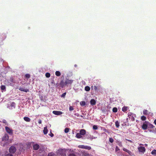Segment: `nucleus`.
I'll return each instance as SVG.
<instances>
[{
    "instance_id": "1",
    "label": "nucleus",
    "mask_w": 156,
    "mask_h": 156,
    "mask_svg": "<svg viewBox=\"0 0 156 156\" xmlns=\"http://www.w3.org/2000/svg\"><path fill=\"white\" fill-rule=\"evenodd\" d=\"M58 154L61 156H65L66 155V151L64 149H59L58 151Z\"/></svg>"
},
{
    "instance_id": "2",
    "label": "nucleus",
    "mask_w": 156,
    "mask_h": 156,
    "mask_svg": "<svg viewBox=\"0 0 156 156\" xmlns=\"http://www.w3.org/2000/svg\"><path fill=\"white\" fill-rule=\"evenodd\" d=\"M138 149L139 152H141L143 154L146 151L145 147L142 146L138 147Z\"/></svg>"
},
{
    "instance_id": "3",
    "label": "nucleus",
    "mask_w": 156,
    "mask_h": 156,
    "mask_svg": "<svg viewBox=\"0 0 156 156\" xmlns=\"http://www.w3.org/2000/svg\"><path fill=\"white\" fill-rule=\"evenodd\" d=\"M9 138V136L7 134H5L3 136L2 140L5 141H6L8 140Z\"/></svg>"
},
{
    "instance_id": "4",
    "label": "nucleus",
    "mask_w": 156,
    "mask_h": 156,
    "mask_svg": "<svg viewBox=\"0 0 156 156\" xmlns=\"http://www.w3.org/2000/svg\"><path fill=\"white\" fill-rule=\"evenodd\" d=\"M86 137L88 139H89L91 140H92L93 139H95L96 138V137H94L93 136H91L90 135L86 134Z\"/></svg>"
},
{
    "instance_id": "5",
    "label": "nucleus",
    "mask_w": 156,
    "mask_h": 156,
    "mask_svg": "<svg viewBox=\"0 0 156 156\" xmlns=\"http://www.w3.org/2000/svg\"><path fill=\"white\" fill-rule=\"evenodd\" d=\"M148 122L147 121H145V122L143 124L142 126V128L144 130H146L147 129V125L146 123H147Z\"/></svg>"
},
{
    "instance_id": "6",
    "label": "nucleus",
    "mask_w": 156,
    "mask_h": 156,
    "mask_svg": "<svg viewBox=\"0 0 156 156\" xmlns=\"http://www.w3.org/2000/svg\"><path fill=\"white\" fill-rule=\"evenodd\" d=\"M81 152L82 156H91L90 154L85 151H82Z\"/></svg>"
},
{
    "instance_id": "7",
    "label": "nucleus",
    "mask_w": 156,
    "mask_h": 156,
    "mask_svg": "<svg viewBox=\"0 0 156 156\" xmlns=\"http://www.w3.org/2000/svg\"><path fill=\"white\" fill-rule=\"evenodd\" d=\"M16 148L14 146L10 147V153H14L16 151Z\"/></svg>"
},
{
    "instance_id": "8",
    "label": "nucleus",
    "mask_w": 156,
    "mask_h": 156,
    "mask_svg": "<svg viewBox=\"0 0 156 156\" xmlns=\"http://www.w3.org/2000/svg\"><path fill=\"white\" fill-rule=\"evenodd\" d=\"M53 114L55 115H62V112L59 111H53Z\"/></svg>"
},
{
    "instance_id": "9",
    "label": "nucleus",
    "mask_w": 156,
    "mask_h": 156,
    "mask_svg": "<svg viewBox=\"0 0 156 156\" xmlns=\"http://www.w3.org/2000/svg\"><path fill=\"white\" fill-rule=\"evenodd\" d=\"M19 90L21 91H23L25 92H27L29 91V90L28 89H25L23 87H20L19 88Z\"/></svg>"
},
{
    "instance_id": "10",
    "label": "nucleus",
    "mask_w": 156,
    "mask_h": 156,
    "mask_svg": "<svg viewBox=\"0 0 156 156\" xmlns=\"http://www.w3.org/2000/svg\"><path fill=\"white\" fill-rule=\"evenodd\" d=\"M73 82V80L67 79L65 81V84L67 85L69 84H71Z\"/></svg>"
},
{
    "instance_id": "11",
    "label": "nucleus",
    "mask_w": 156,
    "mask_h": 156,
    "mask_svg": "<svg viewBox=\"0 0 156 156\" xmlns=\"http://www.w3.org/2000/svg\"><path fill=\"white\" fill-rule=\"evenodd\" d=\"M80 133L82 136H83L86 134V131L84 129H81L80 130Z\"/></svg>"
},
{
    "instance_id": "12",
    "label": "nucleus",
    "mask_w": 156,
    "mask_h": 156,
    "mask_svg": "<svg viewBox=\"0 0 156 156\" xmlns=\"http://www.w3.org/2000/svg\"><path fill=\"white\" fill-rule=\"evenodd\" d=\"M33 149L35 150H37L39 148V146L37 144H35L33 145Z\"/></svg>"
},
{
    "instance_id": "13",
    "label": "nucleus",
    "mask_w": 156,
    "mask_h": 156,
    "mask_svg": "<svg viewBox=\"0 0 156 156\" xmlns=\"http://www.w3.org/2000/svg\"><path fill=\"white\" fill-rule=\"evenodd\" d=\"M60 86L62 88H63L65 85H66L65 84V82H64L63 80H61L60 81Z\"/></svg>"
},
{
    "instance_id": "14",
    "label": "nucleus",
    "mask_w": 156,
    "mask_h": 156,
    "mask_svg": "<svg viewBox=\"0 0 156 156\" xmlns=\"http://www.w3.org/2000/svg\"><path fill=\"white\" fill-rule=\"evenodd\" d=\"M123 150L126 152H127L130 155H131L132 154V152L130 151L127 149L126 148H123Z\"/></svg>"
},
{
    "instance_id": "15",
    "label": "nucleus",
    "mask_w": 156,
    "mask_h": 156,
    "mask_svg": "<svg viewBox=\"0 0 156 156\" xmlns=\"http://www.w3.org/2000/svg\"><path fill=\"white\" fill-rule=\"evenodd\" d=\"M90 104L92 105H95L96 102L94 99H92L90 101Z\"/></svg>"
},
{
    "instance_id": "16",
    "label": "nucleus",
    "mask_w": 156,
    "mask_h": 156,
    "mask_svg": "<svg viewBox=\"0 0 156 156\" xmlns=\"http://www.w3.org/2000/svg\"><path fill=\"white\" fill-rule=\"evenodd\" d=\"M76 137L78 139L81 138L82 137V136L80 134V133H77Z\"/></svg>"
},
{
    "instance_id": "17",
    "label": "nucleus",
    "mask_w": 156,
    "mask_h": 156,
    "mask_svg": "<svg viewBox=\"0 0 156 156\" xmlns=\"http://www.w3.org/2000/svg\"><path fill=\"white\" fill-rule=\"evenodd\" d=\"M23 119L27 122H30V119L28 117H25L23 118Z\"/></svg>"
},
{
    "instance_id": "18",
    "label": "nucleus",
    "mask_w": 156,
    "mask_h": 156,
    "mask_svg": "<svg viewBox=\"0 0 156 156\" xmlns=\"http://www.w3.org/2000/svg\"><path fill=\"white\" fill-rule=\"evenodd\" d=\"M48 130L47 129V127L46 126L44 127L43 130V133L44 134H46L48 133Z\"/></svg>"
},
{
    "instance_id": "19",
    "label": "nucleus",
    "mask_w": 156,
    "mask_h": 156,
    "mask_svg": "<svg viewBox=\"0 0 156 156\" xmlns=\"http://www.w3.org/2000/svg\"><path fill=\"white\" fill-rule=\"evenodd\" d=\"M91 88L92 89H94L95 91H97L99 89L96 86H91Z\"/></svg>"
},
{
    "instance_id": "20",
    "label": "nucleus",
    "mask_w": 156,
    "mask_h": 156,
    "mask_svg": "<svg viewBox=\"0 0 156 156\" xmlns=\"http://www.w3.org/2000/svg\"><path fill=\"white\" fill-rule=\"evenodd\" d=\"M68 156H76L75 152L74 151H72L69 154Z\"/></svg>"
},
{
    "instance_id": "21",
    "label": "nucleus",
    "mask_w": 156,
    "mask_h": 156,
    "mask_svg": "<svg viewBox=\"0 0 156 156\" xmlns=\"http://www.w3.org/2000/svg\"><path fill=\"white\" fill-rule=\"evenodd\" d=\"M115 125L116 127L117 128H119V123L118 121H116L115 122Z\"/></svg>"
},
{
    "instance_id": "22",
    "label": "nucleus",
    "mask_w": 156,
    "mask_h": 156,
    "mask_svg": "<svg viewBox=\"0 0 156 156\" xmlns=\"http://www.w3.org/2000/svg\"><path fill=\"white\" fill-rule=\"evenodd\" d=\"M15 103L14 102H12L10 105L12 108H15Z\"/></svg>"
},
{
    "instance_id": "23",
    "label": "nucleus",
    "mask_w": 156,
    "mask_h": 156,
    "mask_svg": "<svg viewBox=\"0 0 156 156\" xmlns=\"http://www.w3.org/2000/svg\"><path fill=\"white\" fill-rule=\"evenodd\" d=\"M90 90V88L89 87L87 86L85 87V90L87 91H89Z\"/></svg>"
},
{
    "instance_id": "24",
    "label": "nucleus",
    "mask_w": 156,
    "mask_h": 156,
    "mask_svg": "<svg viewBox=\"0 0 156 156\" xmlns=\"http://www.w3.org/2000/svg\"><path fill=\"white\" fill-rule=\"evenodd\" d=\"M148 111L147 110H144L143 111V113L144 115H147L148 114Z\"/></svg>"
},
{
    "instance_id": "25",
    "label": "nucleus",
    "mask_w": 156,
    "mask_h": 156,
    "mask_svg": "<svg viewBox=\"0 0 156 156\" xmlns=\"http://www.w3.org/2000/svg\"><path fill=\"white\" fill-rule=\"evenodd\" d=\"M55 74L57 76H59L61 75V73L59 71H56L55 72Z\"/></svg>"
},
{
    "instance_id": "26",
    "label": "nucleus",
    "mask_w": 156,
    "mask_h": 156,
    "mask_svg": "<svg viewBox=\"0 0 156 156\" xmlns=\"http://www.w3.org/2000/svg\"><path fill=\"white\" fill-rule=\"evenodd\" d=\"M118 109L116 107H114L112 109V111L114 112H117Z\"/></svg>"
},
{
    "instance_id": "27",
    "label": "nucleus",
    "mask_w": 156,
    "mask_h": 156,
    "mask_svg": "<svg viewBox=\"0 0 156 156\" xmlns=\"http://www.w3.org/2000/svg\"><path fill=\"white\" fill-rule=\"evenodd\" d=\"M80 104L81 105L83 106L85 105L86 102L85 101H81L80 103Z\"/></svg>"
},
{
    "instance_id": "28",
    "label": "nucleus",
    "mask_w": 156,
    "mask_h": 156,
    "mask_svg": "<svg viewBox=\"0 0 156 156\" xmlns=\"http://www.w3.org/2000/svg\"><path fill=\"white\" fill-rule=\"evenodd\" d=\"M5 129L6 131L9 133H10V129L8 127L6 126Z\"/></svg>"
},
{
    "instance_id": "29",
    "label": "nucleus",
    "mask_w": 156,
    "mask_h": 156,
    "mask_svg": "<svg viewBox=\"0 0 156 156\" xmlns=\"http://www.w3.org/2000/svg\"><path fill=\"white\" fill-rule=\"evenodd\" d=\"M151 153L152 154H154L156 155V150L154 149L151 152Z\"/></svg>"
},
{
    "instance_id": "30",
    "label": "nucleus",
    "mask_w": 156,
    "mask_h": 156,
    "mask_svg": "<svg viewBox=\"0 0 156 156\" xmlns=\"http://www.w3.org/2000/svg\"><path fill=\"white\" fill-rule=\"evenodd\" d=\"M141 119L143 121H144L146 119V118L144 116H142L141 117Z\"/></svg>"
},
{
    "instance_id": "31",
    "label": "nucleus",
    "mask_w": 156,
    "mask_h": 156,
    "mask_svg": "<svg viewBox=\"0 0 156 156\" xmlns=\"http://www.w3.org/2000/svg\"><path fill=\"white\" fill-rule=\"evenodd\" d=\"M1 88L2 90H5V87L4 85H2L1 87Z\"/></svg>"
},
{
    "instance_id": "32",
    "label": "nucleus",
    "mask_w": 156,
    "mask_h": 156,
    "mask_svg": "<svg viewBox=\"0 0 156 156\" xmlns=\"http://www.w3.org/2000/svg\"><path fill=\"white\" fill-rule=\"evenodd\" d=\"M69 129L68 128H66L65 129V132L66 133H68L69 131Z\"/></svg>"
},
{
    "instance_id": "33",
    "label": "nucleus",
    "mask_w": 156,
    "mask_h": 156,
    "mask_svg": "<svg viewBox=\"0 0 156 156\" xmlns=\"http://www.w3.org/2000/svg\"><path fill=\"white\" fill-rule=\"evenodd\" d=\"M85 149L90 150L91 149V147L90 146H85Z\"/></svg>"
},
{
    "instance_id": "34",
    "label": "nucleus",
    "mask_w": 156,
    "mask_h": 156,
    "mask_svg": "<svg viewBox=\"0 0 156 156\" xmlns=\"http://www.w3.org/2000/svg\"><path fill=\"white\" fill-rule=\"evenodd\" d=\"M45 76L47 78H49L50 76V73H47L45 74Z\"/></svg>"
},
{
    "instance_id": "35",
    "label": "nucleus",
    "mask_w": 156,
    "mask_h": 156,
    "mask_svg": "<svg viewBox=\"0 0 156 156\" xmlns=\"http://www.w3.org/2000/svg\"><path fill=\"white\" fill-rule=\"evenodd\" d=\"M127 107H124L122 108V111H123V112H126V111H127Z\"/></svg>"
},
{
    "instance_id": "36",
    "label": "nucleus",
    "mask_w": 156,
    "mask_h": 156,
    "mask_svg": "<svg viewBox=\"0 0 156 156\" xmlns=\"http://www.w3.org/2000/svg\"><path fill=\"white\" fill-rule=\"evenodd\" d=\"M93 128L94 129L96 130V129H98V127L97 126L94 125L93 126Z\"/></svg>"
},
{
    "instance_id": "37",
    "label": "nucleus",
    "mask_w": 156,
    "mask_h": 156,
    "mask_svg": "<svg viewBox=\"0 0 156 156\" xmlns=\"http://www.w3.org/2000/svg\"><path fill=\"white\" fill-rule=\"evenodd\" d=\"M109 141L111 143H112L114 142V140L112 138L110 137L109 138Z\"/></svg>"
},
{
    "instance_id": "38",
    "label": "nucleus",
    "mask_w": 156,
    "mask_h": 156,
    "mask_svg": "<svg viewBox=\"0 0 156 156\" xmlns=\"http://www.w3.org/2000/svg\"><path fill=\"white\" fill-rule=\"evenodd\" d=\"M25 77L27 79L29 78L30 77V75L28 74H27L25 75Z\"/></svg>"
},
{
    "instance_id": "39",
    "label": "nucleus",
    "mask_w": 156,
    "mask_h": 156,
    "mask_svg": "<svg viewBox=\"0 0 156 156\" xmlns=\"http://www.w3.org/2000/svg\"><path fill=\"white\" fill-rule=\"evenodd\" d=\"M134 116V115H131V118H130L131 119L132 121H134L135 120L134 116Z\"/></svg>"
},
{
    "instance_id": "40",
    "label": "nucleus",
    "mask_w": 156,
    "mask_h": 156,
    "mask_svg": "<svg viewBox=\"0 0 156 156\" xmlns=\"http://www.w3.org/2000/svg\"><path fill=\"white\" fill-rule=\"evenodd\" d=\"M74 110V108L72 106H70L69 107V110L70 111H72Z\"/></svg>"
},
{
    "instance_id": "41",
    "label": "nucleus",
    "mask_w": 156,
    "mask_h": 156,
    "mask_svg": "<svg viewBox=\"0 0 156 156\" xmlns=\"http://www.w3.org/2000/svg\"><path fill=\"white\" fill-rule=\"evenodd\" d=\"M48 156H54V154L52 153H50L48 154Z\"/></svg>"
},
{
    "instance_id": "42",
    "label": "nucleus",
    "mask_w": 156,
    "mask_h": 156,
    "mask_svg": "<svg viewBox=\"0 0 156 156\" xmlns=\"http://www.w3.org/2000/svg\"><path fill=\"white\" fill-rule=\"evenodd\" d=\"M133 114L131 113H128V116L129 117V118H131V115H132Z\"/></svg>"
},
{
    "instance_id": "43",
    "label": "nucleus",
    "mask_w": 156,
    "mask_h": 156,
    "mask_svg": "<svg viewBox=\"0 0 156 156\" xmlns=\"http://www.w3.org/2000/svg\"><path fill=\"white\" fill-rule=\"evenodd\" d=\"M66 93L65 92L63 93L62 95H61V97H64L65 96H66Z\"/></svg>"
},
{
    "instance_id": "44",
    "label": "nucleus",
    "mask_w": 156,
    "mask_h": 156,
    "mask_svg": "<svg viewBox=\"0 0 156 156\" xmlns=\"http://www.w3.org/2000/svg\"><path fill=\"white\" fill-rule=\"evenodd\" d=\"M149 126L151 128H153L154 127V126L153 125L151 124L149 125Z\"/></svg>"
},
{
    "instance_id": "45",
    "label": "nucleus",
    "mask_w": 156,
    "mask_h": 156,
    "mask_svg": "<svg viewBox=\"0 0 156 156\" xmlns=\"http://www.w3.org/2000/svg\"><path fill=\"white\" fill-rule=\"evenodd\" d=\"M85 146L83 145L81 146L80 147L81 148H82L85 149Z\"/></svg>"
},
{
    "instance_id": "46",
    "label": "nucleus",
    "mask_w": 156,
    "mask_h": 156,
    "mask_svg": "<svg viewBox=\"0 0 156 156\" xmlns=\"http://www.w3.org/2000/svg\"><path fill=\"white\" fill-rule=\"evenodd\" d=\"M126 140H127V141L131 143H133V141L132 140H129L127 139H126Z\"/></svg>"
},
{
    "instance_id": "47",
    "label": "nucleus",
    "mask_w": 156,
    "mask_h": 156,
    "mask_svg": "<svg viewBox=\"0 0 156 156\" xmlns=\"http://www.w3.org/2000/svg\"><path fill=\"white\" fill-rule=\"evenodd\" d=\"M2 122L3 123H5L6 124L7 123L6 121V120H5V119H3L2 120Z\"/></svg>"
},
{
    "instance_id": "48",
    "label": "nucleus",
    "mask_w": 156,
    "mask_h": 156,
    "mask_svg": "<svg viewBox=\"0 0 156 156\" xmlns=\"http://www.w3.org/2000/svg\"><path fill=\"white\" fill-rule=\"evenodd\" d=\"M34 143L33 142H30L28 143V145H29V146H30L31 145V144L32 143Z\"/></svg>"
},
{
    "instance_id": "49",
    "label": "nucleus",
    "mask_w": 156,
    "mask_h": 156,
    "mask_svg": "<svg viewBox=\"0 0 156 156\" xmlns=\"http://www.w3.org/2000/svg\"><path fill=\"white\" fill-rule=\"evenodd\" d=\"M156 130H155V128L154 129H153L152 131V132L154 133H156Z\"/></svg>"
},
{
    "instance_id": "50",
    "label": "nucleus",
    "mask_w": 156,
    "mask_h": 156,
    "mask_svg": "<svg viewBox=\"0 0 156 156\" xmlns=\"http://www.w3.org/2000/svg\"><path fill=\"white\" fill-rule=\"evenodd\" d=\"M119 150V149L118 147L116 146L115 147V151H117Z\"/></svg>"
},
{
    "instance_id": "51",
    "label": "nucleus",
    "mask_w": 156,
    "mask_h": 156,
    "mask_svg": "<svg viewBox=\"0 0 156 156\" xmlns=\"http://www.w3.org/2000/svg\"><path fill=\"white\" fill-rule=\"evenodd\" d=\"M38 123L39 124H41V119H39L38 120Z\"/></svg>"
},
{
    "instance_id": "52",
    "label": "nucleus",
    "mask_w": 156,
    "mask_h": 156,
    "mask_svg": "<svg viewBox=\"0 0 156 156\" xmlns=\"http://www.w3.org/2000/svg\"><path fill=\"white\" fill-rule=\"evenodd\" d=\"M119 145L120 147H122V144L121 143H119Z\"/></svg>"
},
{
    "instance_id": "53",
    "label": "nucleus",
    "mask_w": 156,
    "mask_h": 156,
    "mask_svg": "<svg viewBox=\"0 0 156 156\" xmlns=\"http://www.w3.org/2000/svg\"><path fill=\"white\" fill-rule=\"evenodd\" d=\"M103 131L105 132H107V130L105 128H104L103 129Z\"/></svg>"
},
{
    "instance_id": "54",
    "label": "nucleus",
    "mask_w": 156,
    "mask_h": 156,
    "mask_svg": "<svg viewBox=\"0 0 156 156\" xmlns=\"http://www.w3.org/2000/svg\"><path fill=\"white\" fill-rule=\"evenodd\" d=\"M10 135H11V134H12V130L10 129Z\"/></svg>"
},
{
    "instance_id": "55",
    "label": "nucleus",
    "mask_w": 156,
    "mask_h": 156,
    "mask_svg": "<svg viewBox=\"0 0 156 156\" xmlns=\"http://www.w3.org/2000/svg\"><path fill=\"white\" fill-rule=\"evenodd\" d=\"M154 123L156 125V119H155L154 120Z\"/></svg>"
},
{
    "instance_id": "56",
    "label": "nucleus",
    "mask_w": 156,
    "mask_h": 156,
    "mask_svg": "<svg viewBox=\"0 0 156 156\" xmlns=\"http://www.w3.org/2000/svg\"><path fill=\"white\" fill-rule=\"evenodd\" d=\"M50 136H51V137H52L54 135L53 133H51V135H50Z\"/></svg>"
},
{
    "instance_id": "57",
    "label": "nucleus",
    "mask_w": 156,
    "mask_h": 156,
    "mask_svg": "<svg viewBox=\"0 0 156 156\" xmlns=\"http://www.w3.org/2000/svg\"><path fill=\"white\" fill-rule=\"evenodd\" d=\"M5 156H10V154H7Z\"/></svg>"
},
{
    "instance_id": "58",
    "label": "nucleus",
    "mask_w": 156,
    "mask_h": 156,
    "mask_svg": "<svg viewBox=\"0 0 156 156\" xmlns=\"http://www.w3.org/2000/svg\"><path fill=\"white\" fill-rule=\"evenodd\" d=\"M143 145V144H140V145Z\"/></svg>"
},
{
    "instance_id": "59",
    "label": "nucleus",
    "mask_w": 156,
    "mask_h": 156,
    "mask_svg": "<svg viewBox=\"0 0 156 156\" xmlns=\"http://www.w3.org/2000/svg\"><path fill=\"white\" fill-rule=\"evenodd\" d=\"M123 156H128L127 155H125Z\"/></svg>"
},
{
    "instance_id": "60",
    "label": "nucleus",
    "mask_w": 156,
    "mask_h": 156,
    "mask_svg": "<svg viewBox=\"0 0 156 156\" xmlns=\"http://www.w3.org/2000/svg\"><path fill=\"white\" fill-rule=\"evenodd\" d=\"M9 151L10 152V148L8 149Z\"/></svg>"
},
{
    "instance_id": "61",
    "label": "nucleus",
    "mask_w": 156,
    "mask_h": 156,
    "mask_svg": "<svg viewBox=\"0 0 156 156\" xmlns=\"http://www.w3.org/2000/svg\"><path fill=\"white\" fill-rule=\"evenodd\" d=\"M10 156H13L12 154H10Z\"/></svg>"
},
{
    "instance_id": "62",
    "label": "nucleus",
    "mask_w": 156,
    "mask_h": 156,
    "mask_svg": "<svg viewBox=\"0 0 156 156\" xmlns=\"http://www.w3.org/2000/svg\"><path fill=\"white\" fill-rule=\"evenodd\" d=\"M75 66L76 67V66H77V65H75Z\"/></svg>"
},
{
    "instance_id": "63",
    "label": "nucleus",
    "mask_w": 156,
    "mask_h": 156,
    "mask_svg": "<svg viewBox=\"0 0 156 156\" xmlns=\"http://www.w3.org/2000/svg\"><path fill=\"white\" fill-rule=\"evenodd\" d=\"M81 117H83V116L82 115H81Z\"/></svg>"
},
{
    "instance_id": "64",
    "label": "nucleus",
    "mask_w": 156,
    "mask_h": 156,
    "mask_svg": "<svg viewBox=\"0 0 156 156\" xmlns=\"http://www.w3.org/2000/svg\"><path fill=\"white\" fill-rule=\"evenodd\" d=\"M145 146H146L147 145V144H145Z\"/></svg>"
}]
</instances>
